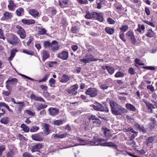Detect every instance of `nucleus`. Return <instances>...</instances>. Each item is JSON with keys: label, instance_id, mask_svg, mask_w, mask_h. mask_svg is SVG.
Listing matches in <instances>:
<instances>
[{"label": "nucleus", "instance_id": "f257e3e1", "mask_svg": "<svg viewBox=\"0 0 157 157\" xmlns=\"http://www.w3.org/2000/svg\"><path fill=\"white\" fill-rule=\"evenodd\" d=\"M106 141V140L103 139L98 138L97 137H94L93 141H89V144L91 145H101L103 146L111 147L113 148L116 149L117 146L111 142H109L103 143H101L102 141Z\"/></svg>", "mask_w": 157, "mask_h": 157}, {"label": "nucleus", "instance_id": "f03ea898", "mask_svg": "<svg viewBox=\"0 0 157 157\" xmlns=\"http://www.w3.org/2000/svg\"><path fill=\"white\" fill-rule=\"evenodd\" d=\"M98 60V59L95 58L93 55L91 54H87L86 55L83 59H80L79 61L80 63H84L85 65L87 63H90L91 61H96ZM99 60L102 61V59Z\"/></svg>", "mask_w": 157, "mask_h": 157}, {"label": "nucleus", "instance_id": "7ed1b4c3", "mask_svg": "<svg viewBox=\"0 0 157 157\" xmlns=\"http://www.w3.org/2000/svg\"><path fill=\"white\" fill-rule=\"evenodd\" d=\"M90 106L94 110L97 111H105L106 113H108L109 112L108 108L106 107L104 108L101 104L96 101H95L93 105H92Z\"/></svg>", "mask_w": 157, "mask_h": 157}, {"label": "nucleus", "instance_id": "20e7f679", "mask_svg": "<svg viewBox=\"0 0 157 157\" xmlns=\"http://www.w3.org/2000/svg\"><path fill=\"white\" fill-rule=\"evenodd\" d=\"M18 38L13 34H10L9 36L7 41L8 42L12 45H15L18 44L20 42Z\"/></svg>", "mask_w": 157, "mask_h": 157}, {"label": "nucleus", "instance_id": "39448f33", "mask_svg": "<svg viewBox=\"0 0 157 157\" xmlns=\"http://www.w3.org/2000/svg\"><path fill=\"white\" fill-rule=\"evenodd\" d=\"M18 81V80L16 78H9L8 80L6 82V87L8 90H11L12 87L11 85H13L16 83Z\"/></svg>", "mask_w": 157, "mask_h": 157}, {"label": "nucleus", "instance_id": "423d86ee", "mask_svg": "<svg viewBox=\"0 0 157 157\" xmlns=\"http://www.w3.org/2000/svg\"><path fill=\"white\" fill-rule=\"evenodd\" d=\"M125 111V109L121 106H118V107L111 111L112 113L115 115H120L122 113H124Z\"/></svg>", "mask_w": 157, "mask_h": 157}, {"label": "nucleus", "instance_id": "0eeeda50", "mask_svg": "<svg viewBox=\"0 0 157 157\" xmlns=\"http://www.w3.org/2000/svg\"><path fill=\"white\" fill-rule=\"evenodd\" d=\"M78 88V85L76 84L67 90V91L69 94L75 95L77 94V90Z\"/></svg>", "mask_w": 157, "mask_h": 157}, {"label": "nucleus", "instance_id": "6e6552de", "mask_svg": "<svg viewBox=\"0 0 157 157\" xmlns=\"http://www.w3.org/2000/svg\"><path fill=\"white\" fill-rule=\"evenodd\" d=\"M85 93L87 95H89L90 97H94L97 96V90L95 88H90L86 90Z\"/></svg>", "mask_w": 157, "mask_h": 157}, {"label": "nucleus", "instance_id": "1a4fd4ad", "mask_svg": "<svg viewBox=\"0 0 157 157\" xmlns=\"http://www.w3.org/2000/svg\"><path fill=\"white\" fill-rule=\"evenodd\" d=\"M16 28L17 29V33L19 35L21 38L24 39L26 36V33L24 29L21 26L17 25Z\"/></svg>", "mask_w": 157, "mask_h": 157}, {"label": "nucleus", "instance_id": "9d476101", "mask_svg": "<svg viewBox=\"0 0 157 157\" xmlns=\"http://www.w3.org/2000/svg\"><path fill=\"white\" fill-rule=\"evenodd\" d=\"M42 126L44 128L43 131L44 135H48L50 132V130L49 128L50 127V125L45 123H43L42 124Z\"/></svg>", "mask_w": 157, "mask_h": 157}, {"label": "nucleus", "instance_id": "9b49d317", "mask_svg": "<svg viewBox=\"0 0 157 157\" xmlns=\"http://www.w3.org/2000/svg\"><path fill=\"white\" fill-rule=\"evenodd\" d=\"M57 56L63 60H66L68 57V53L67 51H63L61 53H57Z\"/></svg>", "mask_w": 157, "mask_h": 157}, {"label": "nucleus", "instance_id": "f8f14e48", "mask_svg": "<svg viewBox=\"0 0 157 157\" xmlns=\"http://www.w3.org/2000/svg\"><path fill=\"white\" fill-rule=\"evenodd\" d=\"M48 110L49 114L52 116H55L58 115L59 113V109L54 107L49 108Z\"/></svg>", "mask_w": 157, "mask_h": 157}, {"label": "nucleus", "instance_id": "ddd939ff", "mask_svg": "<svg viewBox=\"0 0 157 157\" xmlns=\"http://www.w3.org/2000/svg\"><path fill=\"white\" fill-rule=\"evenodd\" d=\"M60 45L58 44V42L56 40H53L51 42V46L52 51L54 52L59 49Z\"/></svg>", "mask_w": 157, "mask_h": 157}, {"label": "nucleus", "instance_id": "4468645a", "mask_svg": "<svg viewBox=\"0 0 157 157\" xmlns=\"http://www.w3.org/2000/svg\"><path fill=\"white\" fill-rule=\"evenodd\" d=\"M86 15L85 16V17L87 19H91L92 18H96V17L97 15V12H91L87 11L86 12Z\"/></svg>", "mask_w": 157, "mask_h": 157}, {"label": "nucleus", "instance_id": "2eb2a0df", "mask_svg": "<svg viewBox=\"0 0 157 157\" xmlns=\"http://www.w3.org/2000/svg\"><path fill=\"white\" fill-rule=\"evenodd\" d=\"M155 136H150L146 140L145 144L147 146H151L153 143L155 141Z\"/></svg>", "mask_w": 157, "mask_h": 157}, {"label": "nucleus", "instance_id": "dca6fc26", "mask_svg": "<svg viewBox=\"0 0 157 157\" xmlns=\"http://www.w3.org/2000/svg\"><path fill=\"white\" fill-rule=\"evenodd\" d=\"M126 36L129 37L132 40L133 44H135L136 42V39L133 33L131 31H129L126 34Z\"/></svg>", "mask_w": 157, "mask_h": 157}, {"label": "nucleus", "instance_id": "f3484780", "mask_svg": "<svg viewBox=\"0 0 157 157\" xmlns=\"http://www.w3.org/2000/svg\"><path fill=\"white\" fill-rule=\"evenodd\" d=\"M29 13L34 18H37L39 16V12L35 10L31 9L29 10Z\"/></svg>", "mask_w": 157, "mask_h": 157}, {"label": "nucleus", "instance_id": "a211bd4d", "mask_svg": "<svg viewBox=\"0 0 157 157\" xmlns=\"http://www.w3.org/2000/svg\"><path fill=\"white\" fill-rule=\"evenodd\" d=\"M42 147V145L40 144H36L33 147L31 151L32 152L37 151Z\"/></svg>", "mask_w": 157, "mask_h": 157}, {"label": "nucleus", "instance_id": "6ab92c4d", "mask_svg": "<svg viewBox=\"0 0 157 157\" xmlns=\"http://www.w3.org/2000/svg\"><path fill=\"white\" fill-rule=\"evenodd\" d=\"M12 17V14L11 13L6 12L4 14V16L2 17V20H5L6 19H9Z\"/></svg>", "mask_w": 157, "mask_h": 157}, {"label": "nucleus", "instance_id": "aec40b11", "mask_svg": "<svg viewBox=\"0 0 157 157\" xmlns=\"http://www.w3.org/2000/svg\"><path fill=\"white\" fill-rule=\"evenodd\" d=\"M31 137L33 139L36 141H41L43 140V138L39 133L33 135Z\"/></svg>", "mask_w": 157, "mask_h": 157}, {"label": "nucleus", "instance_id": "412c9836", "mask_svg": "<svg viewBox=\"0 0 157 157\" xmlns=\"http://www.w3.org/2000/svg\"><path fill=\"white\" fill-rule=\"evenodd\" d=\"M110 81H111V80L109 79H107L105 82V83L101 85V88L103 90H105L107 89L110 85V84H109L108 83V82Z\"/></svg>", "mask_w": 157, "mask_h": 157}, {"label": "nucleus", "instance_id": "4be33fe9", "mask_svg": "<svg viewBox=\"0 0 157 157\" xmlns=\"http://www.w3.org/2000/svg\"><path fill=\"white\" fill-rule=\"evenodd\" d=\"M9 2V4L8 6L9 9L11 11L14 10L16 5L13 2L12 0H10Z\"/></svg>", "mask_w": 157, "mask_h": 157}, {"label": "nucleus", "instance_id": "5701e85b", "mask_svg": "<svg viewBox=\"0 0 157 157\" xmlns=\"http://www.w3.org/2000/svg\"><path fill=\"white\" fill-rule=\"evenodd\" d=\"M145 36L150 38L154 37L155 36V33L151 29H149L147 30Z\"/></svg>", "mask_w": 157, "mask_h": 157}, {"label": "nucleus", "instance_id": "b1692460", "mask_svg": "<svg viewBox=\"0 0 157 157\" xmlns=\"http://www.w3.org/2000/svg\"><path fill=\"white\" fill-rule=\"evenodd\" d=\"M109 104L111 111L117 107H118V106H120L113 101H109Z\"/></svg>", "mask_w": 157, "mask_h": 157}, {"label": "nucleus", "instance_id": "393cba45", "mask_svg": "<svg viewBox=\"0 0 157 157\" xmlns=\"http://www.w3.org/2000/svg\"><path fill=\"white\" fill-rule=\"evenodd\" d=\"M125 107L127 109L132 111H135L136 110V108L132 104L130 103H126Z\"/></svg>", "mask_w": 157, "mask_h": 157}, {"label": "nucleus", "instance_id": "a878e982", "mask_svg": "<svg viewBox=\"0 0 157 157\" xmlns=\"http://www.w3.org/2000/svg\"><path fill=\"white\" fill-rule=\"evenodd\" d=\"M143 101L145 103L148 109H151L155 108V105H153V104L150 103L149 102L147 101L146 100H144Z\"/></svg>", "mask_w": 157, "mask_h": 157}, {"label": "nucleus", "instance_id": "bb28decb", "mask_svg": "<svg viewBox=\"0 0 157 157\" xmlns=\"http://www.w3.org/2000/svg\"><path fill=\"white\" fill-rule=\"evenodd\" d=\"M67 135V134L66 133L62 134H53L52 136H53L54 138L55 139L57 138H63L66 137Z\"/></svg>", "mask_w": 157, "mask_h": 157}, {"label": "nucleus", "instance_id": "cd10ccee", "mask_svg": "<svg viewBox=\"0 0 157 157\" xmlns=\"http://www.w3.org/2000/svg\"><path fill=\"white\" fill-rule=\"evenodd\" d=\"M103 13H98L97 12V14L96 17V18L99 21L101 22H102L104 20V18L103 17Z\"/></svg>", "mask_w": 157, "mask_h": 157}, {"label": "nucleus", "instance_id": "c85d7f7f", "mask_svg": "<svg viewBox=\"0 0 157 157\" xmlns=\"http://www.w3.org/2000/svg\"><path fill=\"white\" fill-rule=\"evenodd\" d=\"M70 79V77L66 75H63L62 76L61 79L60 80V81L62 82H67Z\"/></svg>", "mask_w": 157, "mask_h": 157}, {"label": "nucleus", "instance_id": "c756f323", "mask_svg": "<svg viewBox=\"0 0 157 157\" xmlns=\"http://www.w3.org/2000/svg\"><path fill=\"white\" fill-rule=\"evenodd\" d=\"M105 31L108 34L112 35L113 33L115 31V30L113 28L107 27L105 28Z\"/></svg>", "mask_w": 157, "mask_h": 157}, {"label": "nucleus", "instance_id": "7c9ffc66", "mask_svg": "<svg viewBox=\"0 0 157 157\" xmlns=\"http://www.w3.org/2000/svg\"><path fill=\"white\" fill-rule=\"evenodd\" d=\"M43 60L44 61L46 59L48 58L49 56V52L46 50H44L43 52Z\"/></svg>", "mask_w": 157, "mask_h": 157}, {"label": "nucleus", "instance_id": "2f4dec72", "mask_svg": "<svg viewBox=\"0 0 157 157\" xmlns=\"http://www.w3.org/2000/svg\"><path fill=\"white\" fill-rule=\"evenodd\" d=\"M63 121L64 120L63 119L58 120L54 121L53 124L56 126H59L63 124Z\"/></svg>", "mask_w": 157, "mask_h": 157}, {"label": "nucleus", "instance_id": "473e14b6", "mask_svg": "<svg viewBox=\"0 0 157 157\" xmlns=\"http://www.w3.org/2000/svg\"><path fill=\"white\" fill-rule=\"evenodd\" d=\"M10 122L9 119L6 117L2 118L0 120V122L1 123L6 124Z\"/></svg>", "mask_w": 157, "mask_h": 157}, {"label": "nucleus", "instance_id": "72a5a7b5", "mask_svg": "<svg viewBox=\"0 0 157 157\" xmlns=\"http://www.w3.org/2000/svg\"><path fill=\"white\" fill-rule=\"evenodd\" d=\"M92 123L94 126H98L100 124L101 121L98 119L97 118L92 121Z\"/></svg>", "mask_w": 157, "mask_h": 157}, {"label": "nucleus", "instance_id": "f704fd0d", "mask_svg": "<svg viewBox=\"0 0 157 157\" xmlns=\"http://www.w3.org/2000/svg\"><path fill=\"white\" fill-rule=\"evenodd\" d=\"M17 15L21 16L24 14V10L22 8H19L16 10Z\"/></svg>", "mask_w": 157, "mask_h": 157}, {"label": "nucleus", "instance_id": "c9c22d12", "mask_svg": "<svg viewBox=\"0 0 157 157\" xmlns=\"http://www.w3.org/2000/svg\"><path fill=\"white\" fill-rule=\"evenodd\" d=\"M107 71H108L109 74L112 75L113 74L115 71L113 67L108 66L107 67Z\"/></svg>", "mask_w": 157, "mask_h": 157}, {"label": "nucleus", "instance_id": "e433bc0d", "mask_svg": "<svg viewBox=\"0 0 157 157\" xmlns=\"http://www.w3.org/2000/svg\"><path fill=\"white\" fill-rule=\"evenodd\" d=\"M21 128L23 129V130L26 132H28L29 130V128L25 124H22L21 125Z\"/></svg>", "mask_w": 157, "mask_h": 157}, {"label": "nucleus", "instance_id": "4c0bfd02", "mask_svg": "<svg viewBox=\"0 0 157 157\" xmlns=\"http://www.w3.org/2000/svg\"><path fill=\"white\" fill-rule=\"evenodd\" d=\"M55 80L53 78H51L49 80L50 85L51 87H54L55 85Z\"/></svg>", "mask_w": 157, "mask_h": 157}, {"label": "nucleus", "instance_id": "58836bf2", "mask_svg": "<svg viewBox=\"0 0 157 157\" xmlns=\"http://www.w3.org/2000/svg\"><path fill=\"white\" fill-rule=\"evenodd\" d=\"M51 45V43L49 41L47 40L45 41L44 43V46L45 48L50 47Z\"/></svg>", "mask_w": 157, "mask_h": 157}, {"label": "nucleus", "instance_id": "ea45409f", "mask_svg": "<svg viewBox=\"0 0 157 157\" xmlns=\"http://www.w3.org/2000/svg\"><path fill=\"white\" fill-rule=\"evenodd\" d=\"M134 126L137 130H139L140 131L142 132L144 131L143 128L138 124L137 123L135 124Z\"/></svg>", "mask_w": 157, "mask_h": 157}, {"label": "nucleus", "instance_id": "a19ab883", "mask_svg": "<svg viewBox=\"0 0 157 157\" xmlns=\"http://www.w3.org/2000/svg\"><path fill=\"white\" fill-rule=\"evenodd\" d=\"M124 76V73L120 71L117 72L115 75V76L116 78L123 77Z\"/></svg>", "mask_w": 157, "mask_h": 157}, {"label": "nucleus", "instance_id": "79ce46f5", "mask_svg": "<svg viewBox=\"0 0 157 157\" xmlns=\"http://www.w3.org/2000/svg\"><path fill=\"white\" fill-rule=\"evenodd\" d=\"M71 30L73 33H75L79 31V28L77 26L72 27L71 28Z\"/></svg>", "mask_w": 157, "mask_h": 157}, {"label": "nucleus", "instance_id": "37998d69", "mask_svg": "<svg viewBox=\"0 0 157 157\" xmlns=\"http://www.w3.org/2000/svg\"><path fill=\"white\" fill-rule=\"evenodd\" d=\"M120 29L121 30V31H123V32H124L127 31L128 29V27L127 25H123L120 28Z\"/></svg>", "mask_w": 157, "mask_h": 157}, {"label": "nucleus", "instance_id": "c03bdc74", "mask_svg": "<svg viewBox=\"0 0 157 157\" xmlns=\"http://www.w3.org/2000/svg\"><path fill=\"white\" fill-rule=\"evenodd\" d=\"M11 90H8V91H6L5 90H2V95L5 96H8L10 95L11 94Z\"/></svg>", "mask_w": 157, "mask_h": 157}, {"label": "nucleus", "instance_id": "a18cd8bd", "mask_svg": "<svg viewBox=\"0 0 157 157\" xmlns=\"http://www.w3.org/2000/svg\"><path fill=\"white\" fill-rule=\"evenodd\" d=\"M39 127L36 126H33L30 129V131L31 132H36L39 129Z\"/></svg>", "mask_w": 157, "mask_h": 157}, {"label": "nucleus", "instance_id": "49530a36", "mask_svg": "<svg viewBox=\"0 0 157 157\" xmlns=\"http://www.w3.org/2000/svg\"><path fill=\"white\" fill-rule=\"evenodd\" d=\"M47 105L41 104L37 107V109L38 110H39L41 109L45 108L47 107Z\"/></svg>", "mask_w": 157, "mask_h": 157}, {"label": "nucleus", "instance_id": "de8ad7c7", "mask_svg": "<svg viewBox=\"0 0 157 157\" xmlns=\"http://www.w3.org/2000/svg\"><path fill=\"white\" fill-rule=\"evenodd\" d=\"M124 33L121 32H120L119 37L124 42L126 41V40L124 38Z\"/></svg>", "mask_w": 157, "mask_h": 157}, {"label": "nucleus", "instance_id": "09e8293b", "mask_svg": "<svg viewBox=\"0 0 157 157\" xmlns=\"http://www.w3.org/2000/svg\"><path fill=\"white\" fill-rule=\"evenodd\" d=\"M23 53L26 54L28 55H33V53L31 51H29L27 50L24 49L23 50Z\"/></svg>", "mask_w": 157, "mask_h": 157}, {"label": "nucleus", "instance_id": "8fccbe9b", "mask_svg": "<svg viewBox=\"0 0 157 157\" xmlns=\"http://www.w3.org/2000/svg\"><path fill=\"white\" fill-rule=\"evenodd\" d=\"M107 21L110 24H114L115 23V21L113 20L112 18L109 17L107 19Z\"/></svg>", "mask_w": 157, "mask_h": 157}, {"label": "nucleus", "instance_id": "3c124183", "mask_svg": "<svg viewBox=\"0 0 157 157\" xmlns=\"http://www.w3.org/2000/svg\"><path fill=\"white\" fill-rule=\"evenodd\" d=\"M40 97L36 96L34 94H32L30 96L31 99H33L36 101H38Z\"/></svg>", "mask_w": 157, "mask_h": 157}, {"label": "nucleus", "instance_id": "603ef678", "mask_svg": "<svg viewBox=\"0 0 157 157\" xmlns=\"http://www.w3.org/2000/svg\"><path fill=\"white\" fill-rule=\"evenodd\" d=\"M46 30L44 29H39L38 31V33L41 35H44L46 32Z\"/></svg>", "mask_w": 157, "mask_h": 157}, {"label": "nucleus", "instance_id": "864d4df0", "mask_svg": "<svg viewBox=\"0 0 157 157\" xmlns=\"http://www.w3.org/2000/svg\"><path fill=\"white\" fill-rule=\"evenodd\" d=\"M135 62L136 64H138L140 65H143L144 64L142 63L141 60L139 59H136Z\"/></svg>", "mask_w": 157, "mask_h": 157}, {"label": "nucleus", "instance_id": "5fc2aeb1", "mask_svg": "<svg viewBox=\"0 0 157 157\" xmlns=\"http://www.w3.org/2000/svg\"><path fill=\"white\" fill-rule=\"evenodd\" d=\"M0 38L5 40V37H4V34L3 33V31L0 28Z\"/></svg>", "mask_w": 157, "mask_h": 157}, {"label": "nucleus", "instance_id": "6e6d98bb", "mask_svg": "<svg viewBox=\"0 0 157 157\" xmlns=\"http://www.w3.org/2000/svg\"><path fill=\"white\" fill-rule=\"evenodd\" d=\"M25 112L30 116H33L35 114V113L33 112H32L28 110H25Z\"/></svg>", "mask_w": 157, "mask_h": 157}, {"label": "nucleus", "instance_id": "4d7b16f0", "mask_svg": "<svg viewBox=\"0 0 157 157\" xmlns=\"http://www.w3.org/2000/svg\"><path fill=\"white\" fill-rule=\"evenodd\" d=\"M14 155V153L13 151H10L7 154V157H13Z\"/></svg>", "mask_w": 157, "mask_h": 157}, {"label": "nucleus", "instance_id": "13d9d810", "mask_svg": "<svg viewBox=\"0 0 157 157\" xmlns=\"http://www.w3.org/2000/svg\"><path fill=\"white\" fill-rule=\"evenodd\" d=\"M144 22L146 24L149 25L152 27H155V25L152 22H151L147 20H145L144 21Z\"/></svg>", "mask_w": 157, "mask_h": 157}, {"label": "nucleus", "instance_id": "bf43d9fd", "mask_svg": "<svg viewBox=\"0 0 157 157\" xmlns=\"http://www.w3.org/2000/svg\"><path fill=\"white\" fill-rule=\"evenodd\" d=\"M17 52V50L16 49H13L11 51V56L14 57L15 55V52Z\"/></svg>", "mask_w": 157, "mask_h": 157}, {"label": "nucleus", "instance_id": "052dcab7", "mask_svg": "<svg viewBox=\"0 0 157 157\" xmlns=\"http://www.w3.org/2000/svg\"><path fill=\"white\" fill-rule=\"evenodd\" d=\"M78 3L81 4H87L88 1L87 0H77Z\"/></svg>", "mask_w": 157, "mask_h": 157}, {"label": "nucleus", "instance_id": "680f3d73", "mask_svg": "<svg viewBox=\"0 0 157 157\" xmlns=\"http://www.w3.org/2000/svg\"><path fill=\"white\" fill-rule=\"evenodd\" d=\"M96 118H97L96 117L95 115H91L89 118V121L92 120L93 121Z\"/></svg>", "mask_w": 157, "mask_h": 157}, {"label": "nucleus", "instance_id": "e2e57ef3", "mask_svg": "<svg viewBox=\"0 0 157 157\" xmlns=\"http://www.w3.org/2000/svg\"><path fill=\"white\" fill-rule=\"evenodd\" d=\"M5 149V147L4 146H0V156H1L3 151Z\"/></svg>", "mask_w": 157, "mask_h": 157}, {"label": "nucleus", "instance_id": "0e129e2a", "mask_svg": "<svg viewBox=\"0 0 157 157\" xmlns=\"http://www.w3.org/2000/svg\"><path fill=\"white\" fill-rule=\"evenodd\" d=\"M128 72L131 75H133L135 73L134 69L132 67L129 68L128 70Z\"/></svg>", "mask_w": 157, "mask_h": 157}, {"label": "nucleus", "instance_id": "69168bd1", "mask_svg": "<svg viewBox=\"0 0 157 157\" xmlns=\"http://www.w3.org/2000/svg\"><path fill=\"white\" fill-rule=\"evenodd\" d=\"M35 21L33 19H28V25H30L34 24L35 23Z\"/></svg>", "mask_w": 157, "mask_h": 157}, {"label": "nucleus", "instance_id": "338daca9", "mask_svg": "<svg viewBox=\"0 0 157 157\" xmlns=\"http://www.w3.org/2000/svg\"><path fill=\"white\" fill-rule=\"evenodd\" d=\"M40 87L44 91H47L48 89V87L43 85H41L40 86Z\"/></svg>", "mask_w": 157, "mask_h": 157}, {"label": "nucleus", "instance_id": "774afa93", "mask_svg": "<svg viewBox=\"0 0 157 157\" xmlns=\"http://www.w3.org/2000/svg\"><path fill=\"white\" fill-rule=\"evenodd\" d=\"M23 157H33L30 154L25 152L23 154Z\"/></svg>", "mask_w": 157, "mask_h": 157}]
</instances>
